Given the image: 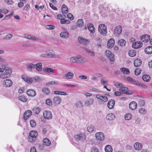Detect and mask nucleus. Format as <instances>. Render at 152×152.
<instances>
[{"label": "nucleus", "instance_id": "obj_41", "mask_svg": "<svg viewBox=\"0 0 152 152\" xmlns=\"http://www.w3.org/2000/svg\"><path fill=\"white\" fill-rule=\"evenodd\" d=\"M145 51L147 54H151L152 53V46L147 47L145 49Z\"/></svg>", "mask_w": 152, "mask_h": 152}, {"label": "nucleus", "instance_id": "obj_10", "mask_svg": "<svg viewBox=\"0 0 152 152\" xmlns=\"http://www.w3.org/2000/svg\"><path fill=\"white\" fill-rule=\"evenodd\" d=\"M3 85L6 87H10L12 84V81L10 80H4L3 83Z\"/></svg>", "mask_w": 152, "mask_h": 152}, {"label": "nucleus", "instance_id": "obj_37", "mask_svg": "<svg viewBox=\"0 0 152 152\" xmlns=\"http://www.w3.org/2000/svg\"><path fill=\"white\" fill-rule=\"evenodd\" d=\"M142 78L143 80L145 82H149L150 80V77L147 75H145L142 76Z\"/></svg>", "mask_w": 152, "mask_h": 152}, {"label": "nucleus", "instance_id": "obj_20", "mask_svg": "<svg viewBox=\"0 0 152 152\" xmlns=\"http://www.w3.org/2000/svg\"><path fill=\"white\" fill-rule=\"evenodd\" d=\"M115 104V102L113 99L109 100L107 103V106L108 108L110 109H113L114 106Z\"/></svg>", "mask_w": 152, "mask_h": 152}, {"label": "nucleus", "instance_id": "obj_17", "mask_svg": "<svg viewBox=\"0 0 152 152\" xmlns=\"http://www.w3.org/2000/svg\"><path fill=\"white\" fill-rule=\"evenodd\" d=\"M32 114V112L29 110L26 111L24 113L23 119L26 120L29 118Z\"/></svg>", "mask_w": 152, "mask_h": 152}, {"label": "nucleus", "instance_id": "obj_63", "mask_svg": "<svg viewBox=\"0 0 152 152\" xmlns=\"http://www.w3.org/2000/svg\"><path fill=\"white\" fill-rule=\"evenodd\" d=\"M132 83H133L134 84H135L137 86H141V83L135 80H133V82Z\"/></svg>", "mask_w": 152, "mask_h": 152}, {"label": "nucleus", "instance_id": "obj_62", "mask_svg": "<svg viewBox=\"0 0 152 152\" xmlns=\"http://www.w3.org/2000/svg\"><path fill=\"white\" fill-rule=\"evenodd\" d=\"M4 2L6 3L9 5H12L14 3L12 0H5Z\"/></svg>", "mask_w": 152, "mask_h": 152}, {"label": "nucleus", "instance_id": "obj_8", "mask_svg": "<svg viewBox=\"0 0 152 152\" xmlns=\"http://www.w3.org/2000/svg\"><path fill=\"white\" fill-rule=\"evenodd\" d=\"M44 117L46 119H50L52 118V115L51 112L49 111H45L43 113Z\"/></svg>", "mask_w": 152, "mask_h": 152}, {"label": "nucleus", "instance_id": "obj_23", "mask_svg": "<svg viewBox=\"0 0 152 152\" xmlns=\"http://www.w3.org/2000/svg\"><path fill=\"white\" fill-rule=\"evenodd\" d=\"M100 81L101 84L104 86V88H105L108 84V80L104 77H102Z\"/></svg>", "mask_w": 152, "mask_h": 152}, {"label": "nucleus", "instance_id": "obj_57", "mask_svg": "<svg viewBox=\"0 0 152 152\" xmlns=\"http://www.w3.org/2000/svg\"><path fill=\"white\" fill-rule=\"evenodd\" d=\"M30 124L31 126L32 127H34L36 124L35 121L34 120H32L30 121Z\"/></svg>", "mask_w": 152, "mask_h": 152}, {"label": "nucleus", "instance_id": "obj_27", "mask_svg": "<svg viewBox=\"0 0 152 152\" xmlns=\"http://www.w3.org/2000/svg\"><path fill=\"white\" fill-rule=\"evenodd\" d=\"M115 118V114L113 113H110L108 114L106 116V119L109 121L113 120Z\"/></svg>", "mask_w": 152, "mask_h": 152}, {"label": "nucleus", "instance_id": "obj_52", "mask_svg": "<svg viewBox=\"0 0 152 152\" xmlns=\"http://www.w3.org/2000/svg\"><path fill=\"white\" fill-rule=\"evenodd\" d=\"M54 93L55 94H59L63 95H67V94L65 92L58 91H55L54 92Z\"/></svg>", "mask_w": 152, "mask_h": 152}, {"label": "nucleus", "instance_id": "obj_56", "mask_svg": "<svg viewBox=\"0 0 152 152\" xmlns=\"http://www.w3.org/2000/svg\"><path fill=\"white\" fill-rule=\"evenodd\" d=\"M139 113L142 114L143 115L146 113V111L144 108H141L139 110Z\"/></svg>", "mask_w": 152, "mask_h": 152}, {"label": "nucleus", "instance_id": "obj_26", "mask_svg": "<svg viewBox=\"0 0 152 152\" xmlns=\"http://www.w3.org/2000/svg\"><path fill=\"white\" fill-rule=\"evenodd\" d=\"M61 11L64 15H66L68 12V8L65 5L63 4L62 5L61 7Z\"/></svg>", "mask_w": 152, "mask_h": 152}, {"label": "nucleus", "instance_id": "obj_33", "mask_svg": "<svg viewBox=\"0 0 152 152\" xmlns=\"http://www.w3.org/2000/svg\"><path fill=\"white\" fill-rule=\"evenodd\" d=\"M120 70L124 74H128L130 73L129 69L124 67L121 68Z\"/></svg>", "mask_w": 152, "mask_h": 152}, {"label": "nucleus", "instance_id": "obj_55", "mask_svg": "<svg viewBox=\"0 0 152 152\" xmlns=\"http://www.w3.org/2000/svg\"><path fill=\"white\" fill-rule=\"evenodd\" d=\"M107 28V27L104 24H100L98 27V30H101V28L105 29Z\"/></svg>", "mask_w": 152, "mask_h": 152}, {"label": "nucleus", "instance_id": "obj_44", "mask_svg": "<svg viewBox=\"0 0 152 152\" xmlns=\"http://www.w3.org/2000/svg\"><path fill=\"white\" fill-rule=\"evenodd\" d=\"M94 129V127L91 124L89 125L87 128V131L89 132H92Z\"/></svg>", "mask_w": 152, "mask_h": 152}, {"label": "nucleus", "instance_id": "obj_9", "mask_svg": "<svg viewBox=\"0 0 152 152\" xmlns=\"http://www.w3.org/2000/svg\"><path fill=\"white\" fill-rule=\"evenodd\" d=\"M142 45L143 44L141 42L137 41L134 43L132 46L133 48L136 49L140 48Z\"/></svg>", "mask_w": 152, "mask_h": 152}, {"label": "nucleus", "instance_id": "obj_45", "mask_svg": "<svg viewBox=\"0 0 152 152\" xmlns=\"http://www.w3.org/2000/svg\"><path fill=\"white\" fill-rule=\"evenodd\" d=\"M98 31L100 32V34L102 35L103 36L106 35L107 33V28L104 29L101 28V30H98Z\"/></svg>", "mask_w": 152, "mask_h": 152}, {"label": "nucleus", "instance_id": "obj_54", "mask_svg": "<svg viewBox=\"0 0 152 152\" xmlns=\"http://www.w3.org/2000/svg\"><path fill=\"white\" fill-rule=\"evenodd\" d=\"M13 36V35L12 34H7L3 38L4 39L7 40H9Z\"/></svg>", "mask_w": 152, "mask_h": 152}, {"label": "nucleus", "instance_id": "obj_3", "mask_svg": "<svg viewBox=\"0 0 152 152\" xmlns=\"http://www.w3.org/2000/svg\"><path fill=\"white\" fill-rule=\"evenodd\" d=\"M29 135L30 137L29 138V141L31 142H34L35 141L36 137L38 135V133L35 131H31L29 133Z\"/></svg>", "mask_w": 152, "mask_h": 152}, {"label": "nucleus", "instance_id": "obj_12", "mask_svg": "<svg viewBox=\"0 0 152 152\" xmlns=\"http://www.w3.org/2000/svg\"><path fill=\"white\" fill-rule=\"evenodd\" d=\"M94 101V100L93 98H90L85 101V104L87 106H90L93 104Z\"/></svg>", "mask_w": 152, "mask_h": 152}, {"label": "nucleus", "instance_id": "obj_2", "mask_svg": "<svg viewBox=\"0 0 152 152\" xmlns=\"http://www.w3.org/2000/svg\"><path fill=\"white\" fill-rule=\"evenodd\" d=\"M5 72H2L0 74V78L2 79H4L10 77V75L12 74V70H8L5 71Z\"/></svg>", "mask_w": 152, "mask_h": 152}, {"label": "nucleus", "instance_id": "obj_18", "mask_svg": "<svg viewBox=\"0 0 152 152\" xmlns=\"http://www.w3.org/2000/svg\"><path fill=\"white\" fill-rule=\"evenodd\" d=\"M150 36L148 34L143 35L141 37V39L143 42H147L150 40Z\"/></svg>", "mask_w": 152, "mask_h": 152}, {"label": "nucleus", "instance_id": "obj_35", "mask_svg": "<svg viewBox=\"0 0 152 152\" xmlns=\"http://www.w3.org/2000/svg\"><path fill=\"white\" fill-rule=\"evenodd\" d=\"M42 64L41 63H39L35 65L36 70L38 72H40L42 69Z\"/></svg>", "mask_w": 152, "mask_h": 152}, {"label": "nucleus", "instance_id": "obj_19", "mask_svg": "<svg viewBox=\"0 0 152 152\" xmlns=\"http://www.w3.org/2000/svg\"><path fill=\"white\" fill-rule=\"evenodd\" d=\"M60 37L65 39H67L69 36V34L67 31H61L60 34Z\"/></svg>", "mask_w": 152, "mask_h": 152}, {"label": "nucleus", "instance_id": "obj_36", "mask_svg": "<svg viewBox=\"0 0 152 152\" xmlns=\"http://www.w3.org/2000/svg\"><path fill=\"white\" fill-rule=\"evenodd\" d=\"M18 99L24 102H26L28 100V98L23 95L19 96Z\"/></svg>", "mask_w": 152, "mask_h": 152}, {"label": "nucleus", "instance_id": "obj_49", "mask_svg": "<svg viewBox=\"0 0 152 152\" xmlns=\"http://www.w3.org/2000/svg\"><path fill=\"white\" fill-rule=\"evenodd\" d=\"M42 91L46 95L49 94L50 92L49 89L47 88H43L42 89Z\"/></svg>", "mask_w": 152, "mask_h": 152}, {"label": "nucleus", "instance_id": "obj_4", "mask_svg": "<svg viewBox=\"0 0 152 152\" xmlns=\"http://www.w3.org/2000/svg\"><path fill=\"white\" fill-rule=\"evenodd\" d=\"M74 138L76 141H80L81 142H83L86 139L85 135L84 134L75 135L74 136Z\"/></svg>", "mask_w": 152, "mask_h": 152}, {"label": "nucleus", "instance_id": "obj_32", "mask_svg": "<svg viewBox=\"0 0 152 152\" xmlns=\"http://www.w3.org/2000/svg\"><path fill=\"white\" fill-rule=\"evenodd\" d=\"M134 148L136 150H139L142 148L141 144L138 142H137L134 144Z\"/></svg>", "mask_w": 152, "mask_h": 152}, {"label": "nucleus", "instance_id": "obj_34", "mask_svg": "<svg viewBox=\"0 0 152 152\" xmlns=\"http://www.w3.org/2000/svg\"><path fill=\"white\" fill-rule=\"evenodd\" d=\"M27 69L28 71L30 72L32 71L33 68H34L35 66V64H28L26 65Z\"/></svg>", "mask_w": 152, "mask_h": 152}, {"label": "nucleus", "instance_id": "obj_7", "mask_svg": "<svg viewBox=\"0 0 152 152\" xmlns=\"http://www.w3.org/2000/svg\"><path fill=\"white\" fill-rule=\"evenodd\" d=\"M105 54L107 57L109 58L111 61H113L114 59V55L113 53L109 50H106L105 52Z\"/></svg>", "mask_w": 152, "mask_h": 152}, {"label": "nucleus", "instance_id": "obj_31", "mask_svg": "<svg viewBox=\"0 0 152 152\" xmlns=\"http://www.w3.org/2000/svg\"><path fill=\"white\" fill-rule=\"evenodd\" d=\"M43 142L44 145L46 146H49L51 144V141L48 138H46L44 139Z\"/></svg>", "mask_w": 152, "mask_h": 152}, {"label": "nucleus", "instance_id": "obj_48", "mask_svg": "<svg viewBox=\"0 0 152 152\" xmlns=\"http://www.w3.org/2000/svg\"><path fill=\"white\" fill-rule=\"evenodd\" d=\"M43 71L45 72L48 73L53 72L54 70L50 68H45L43 69Z\"/></svg>", "mask_w": 152, "mask_h": 152}, {"label": "nucleus", "instance_id": "obj_6", "mask_svg": "<svg viewBox=\"0 0 152 152\" xmlns=\"http://www.w3.org/2000/svg\"><path fill=\"white\" fill-rule=\"evenodd\" d=\"M96 139L99 141H103L105 138L104 134L102 132H97L95 134Z\"/></svg>", "mask_w": 152, "mask_h": 152}, {"label": "nucleus", "instance_id": "obj_24", "mask_svg": "<svg viewBox=\"0 0 152 152\" xmlns=\"http://www.w3.org/2000/svg\"><path fill=\"white\" fill-rule=\"evenodd\" d=\"M74 76V74L73 72H68L65 75V78L67 79H72Z\"/></svg>", "mask_w": 152, "mask_h": 152}, {"label": "nucleus", "instance_id": "obj_38", "mask_svg": "<svg viewBox=\"0 0 152 152\" xmlns=\"http://www.w3.org/2000/svg\"><path fill=\"white\" fill-rule=\"evenodd\" d=\"M86 53L89 56H95V53L91 50L86 49Z\"/></svg>", "mask_w": 152, "mask_h": 152}, {"label": "nucleus", "instance_id": "obj_43", "mask_svg": "<svg viewBox=\"0 0 152 152\" xmlns=\"http://www.w3.org/2000/svg\"><path fill=\"white\" fill-rule=\"evenodd\" d=\"M76 107L77 108H81L83 107V103L80 101H78L75 103Z\"/></svg>", "mask_w": 152, "mask_h": 152}, {"label": "nucleus", "instance_id": "obj_60", "mask_svg": "<svg viewBox=\"0 0 152 152\" xmlns=\"http://www.w3.org/2000/svg\"><path fill=\"white\" fill-rule=\"evenodd\" d=\"M90 90L96 93H101V92L100 90L94 88H91Z\"/></svg>", "mask_w": 152, "mask_h": 152}, {"label": "nucleus", "instance_id": "obj_50", "mask_svg": "<svg viewBox=\"0 0 152 152\" xmlns=\"http://www.w3.org/2000/svg\"><path fill=\"white\" fill-rule=\"evenodd\" d=\"M124 117L126 120H129L132 118V115L130 113H128L125 115Z\"/></svg>", "mask_w": 152, "mask_h": 152}, {"label": "nucleus", "instance_id": "obj_13", "mask_svg": "<svg viewBox=\"0 0 152 152\" xmlns=\"http://www.w3.org/2000/svg\"><path fill=\"white\" fill-rule=\"evenodd\" d=\"M21 77L25 81L28 83H31L33 81V78L28 77L25 75H22Z\"/></svg>", "mask_w": 152, "mask_h": 152}, {"label": "nucleus", "instance_id": "obj_46", "mask_svg": "<svg viewBox=\"0 0 152 152\" xmlns=\"http://www.w3.org/2000/svg\"><path fill=\"white\" fill-rule=\"evenodd\" d=\"M58 82L57 81H51L46 83L45 85L47 86L53 85H58Z\"/></svg>", "mask_w": 152, "mask_h": 152}, {"label": "nucleus", "instance_id": "obj_40", "mask_svg": "<svg viewBox=\"0 0 152 152\" xmlns=\"http://www.w3.org/2000/svg\"><path fill=\"white\" fill-rule=\"evenodd\" d=\"M118 44L121 46H124L126 44V41L123 39H120L118 41Z\"/></svg>", "mask_w": 152, "mask_h": 152}, {"label": "nucleus", "instance_id": "obj_21", "mask_svg": "<svg viewBox=\"0 0 152 152\" xmlns=\"http://www.w3.org/2000/svg\"><path fill=\"white\" fill-rule=\"evenodd\" d=\"M88 29L91 33H93L95 32V28L93 25L91 23H88L87 24Z\"/></svg>", "mask_w": 152, "mask_h": 152}, {"label": "nucleus", "instance_id": "obj_29", "mask_svg": "<svg viewBox=\"0 0 152 152\" xmlns=\"http://www.w3.org/2000/svg\"><path fill=\"white\" fill-rule=\"evenodd\" d=\"M61 98L58 96L55 97L53 99V102L56 105L60 103Z\"/></svg>", "mask_w": 152, "mask_h": 152}, {"label": "nucleus", "instance_id": "obj_14", "mask_svg": "<svg viewBox=\"0 0 152 152\" xmlns=\"http://www.w3.org/2000/svg\"><path fill=\"white\" fill-rule=\"evenodd\" d=\"M24 37L32 40L38 41L39 39L38 38L34 36L33 37L30 35L27 34H24Z\"/></svg>", "mask_w": 152, "mask_h": 152}, {"label": "nucleus", "instance_id": "obj_28", "mask_svg": "<svg viewBox=\"0 0 152 152\" xmlns=\"http://www.w3.org/2000/svg\"><path fill=\"white\" fill-rule=\"evenodd\" d=\"M142 63L141 60L139 58H137L135 59L134 62V64L135 67H138L140 66Z\"/></svg>", "mask_w": 152, "mask_h": 152}, {"label": "nucleus", "instance_id": "obj_11", "mask_svg": "<svg viewBox=\"0 0 152 152\" xmlns=\"http://www.w3.org/2000/svg\"><path fill=\"white\" fill-rule=\"evenodd\" d=\"M45 53H47V57L52 58L55 57V54L54 52L52 50H47L45 51Z\"/></svg>", "mask_w": 152, "mask_h": 152}, {"label": "nucleus", "instance_id": "obj_53", "mask_svg": "<svg viewBox=\"0 0 152 152\" xmlns=\"http://www.w3.org/2000/svg\"><path fill=\"white\" fill-rule=\"evenodd\" d=\"M70 21L68 20L62 19L61 20L60 23L61 24H68L70 23Z\"/></svg>", "mask_w": 152, "mask_h": 152}, {"label": "nucleus", "instance_id": "obj_42", "mask_svg": "<svg viewBox=\"0 0 152 152\" xmlns=\"http://www.w3.org/2000/svg\"><path fill=\"white\" fill-rule=\"evenodd\" d=\"M136 51L134 50H130L129 52V56L131 57H134L136 55Z\"/></svg>", "mask_w": 152, "mask_h": 152}, {"label": "nucleus", "instance_id": "obj_58", "mask_svg": "<svg viewBox=\"0 0 152 152\" xmlns=\"http://www.w3.org/2000/svg\"><path fill=\"white\" fill-rule=\"evenodd\" d=\"M1 66L2 68L4 69V70L5 71H6V70H12L10 68L7 66L5 64H2L1 65Z\"/></svg>", "mask_w": 152, "mask_h": 152}, {"label": "nucleus", "instance_id": "obj_39", "mask_svg": "<svg viewBox=\"0 0 152 152\" xmlns=\"http://www.w3.org/2000/svg\"><path fill=\"white\" fill-rule=\"evenodd\" d=\"M104 150L106 152H112L113 150L112 146L109 145H106L105 147Z\"/></svg>", "mask_w": 152, "mask_h": 152}, {"label": "nucleus", "instance_id": "obj_61", "mask_svg": "<svg viewBox=\"0 0 152 152\" xmlns=\"http://www.w3.org/2000/svg\"><path fill=\"white\" fill-rule=\"evenodd\" d=\"M141 72V70L140 69H139L138 68L136 69H135L134 71L135 74L136 75H139Z\"/></svg>", "mask_w": 152, "mask_h": 152}, {"label": "nucleus", "instance_id": "obj_47", "mask_svg": "<svg viewBox=\"0 0 152 152\" xmlns=\"http://www.w3.org/2000/svg\"><path fill=\"white\" fill-rule=\"evenodd\" d=\"M84 22L83 20L82 19L78 20L77 23V25L79 27H82L83 25Z\"/></svg>", "mask_w": 152, "mask_h": 152}, {"label": "nucleus", "instance_id": "obj_51", "mask_svg": "<svg viewBox=\"0 0 152 152\" xmlns=\"http://www.w3.org/2000/svg\"><path fill=\"white\" fill-rule=\"evenodd\" d=\"M114 85L117 88H121L124 86V85L119 82H114L113 83Z\"/></svg>", "mask_w": 152, "mask_h": 152}, {"label": "nucleus", "instance_id": "obj_5", "mask_svg": "<svg viewBox=\"0 0 152 152\" xmlns=\"http://www.w3.org/2000/svg\"><path fill=\"white\" fill-rule=\"evenodd\" d=\"M78 42L84 45H87L89 43V39L84 38L81 37H79L78 38Z\"/></svg>", "mask_w": 152, "mask_h": 152}, {"label": "nucleus", "instance_id": "obj_25", "mask_svg": "<svg viewBox=\"0 0 152 152\" xmlns=\"http://www.w3.org/2000/svg\"><path fill=\"white\" fill-rule=\"evenodd\" d=\"M137 106V103L134 101L131 102L129 104V107L130 109L134 110L136 109Z\"/></svg>", "mask_w": 152, "mask_h": 152}, {"label": "nucleus", "instance_id": "obj_22", "mask_svg": "<svg viewBox=\"0 0 152 152\" xmlns=\"http://www.w3.org/2000/svg\"><path fill=\"white\" fill-rule=\"evenodd\" d=\"M27 94L29 96L33 97L36 95L35 90L32 89H29L27 91Z\"/></svg>", "mask_w": 152, "mask_h": 152}, {"label": "nucleus", "instance_id": "obj_59", "mask_svg": "<svg viewBox=\"0 0 152 152\" xmlns=\"http://www.w3.org/2000/svg\"><path fill=\"white\" fill-rule=\"evenodd\" d=\"M46 28L50 30H52L55 28V26L52 25H47L45 26Z\"/></svg>", "mask_w": 152, "mask_h": 152}, {"label": "nucleus", "instance_id": "obj_16", "mask_svg": "<svg viewBox=\"0 0 152 152\" xmlns=\"http://www.w3.org/2000/svg\"><path fill=\"white\" fill-rule=\"evenodd\" d=\"M122 28L121 26H117L115 27L114 30V34L115 35H119L122 32Z\"/></svg>", "mask_w": 152, "mask_h": 152}, {"label": "nucleus", "instance_id": "obj_15", "mask_svg": "<svg viewBox=\"0 0 152 152\" xmlns=\"http://www.w3.org/2000/svg\"><path fill=\"white\" fill-rule=\"evenodd\" d=\"M115 43V39L113 38H111L108 41L107 43V47L109 48H112Z\"/></svg>", "mask_w": 152, "mask_h": 152}, {"label": "nucleus", "instance_id": "obj_30", "mask_svg": "<svg viewBox=\"0 0 152 152\" xmlns=\"http://www.w3.org/2000/svg\"><path fill=\"white\" fill-rule=\"evenodd\" d=\"M119 91L122 92L124 94H128V92L129 91L128 89L127 88L124 87V86L120 88H119Z\"/></svg>", "mask_w": 152, "mask_h": 152}, {"label": "nucleus", "instance_id": "obj_64", "mask_svg": "<svg viewBox=\"0 0 152 152\" xmlns=\"http://www.w3.org/2000/svg\"><path fill=\"white\" fill-rule=\"evenodd\" d=\"M91 152H99L98 149L95 147H93L91 148Z\"/></svg>", "mask_w": 152, "mask_h": 152}, {"label": "nucleus", "instance_id": "obj_1", "mask_svg": "<svg viewBox=\"0 0 152 152\" xmlns=\"http://www.w3.org/2000/svg\"><path fill=\"white\" fill-rule=\"evenodd\" d=\"M70 61L73 63L80 64L83 63V59L80 55L72 56L70 59Z\"/></svg>", "mask_w": 152, "mask_h": 152}]
</instances>
